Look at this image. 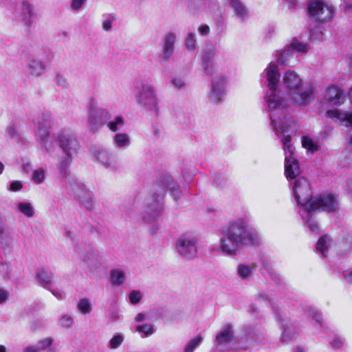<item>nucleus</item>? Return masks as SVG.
<instances>
[{"instance_id": "8", "label": "nucleus", "mask_w": 352, "mask_h": 352, "mask_svg": "<svg viewBox=\"0 0 352 352\" xmlns=\"http://www.w3.org/2000/svg\"><path fill=\"white\" fill-rule=\"evenodd\" d=\"M79 254L82 260L92 272H98L104 267V256L101 252L91 246L80 249Z\"/></svg>"}, {"instance_id": "34", "label": "nucleus", "mask_w": 352, "mask_h": 352, "mask_svg": "<svg viewBox=\"0 0 352 352\" xmlns=\"http://www.w3.org/2000/svg\"><path fill=\"white\" fill-rule=\"evenodd\" d=\"M110 274L113 285H120L124 283L126 276L123 270L119 269L112 270Z\"/></svg>"}, {"instance_id": "45", "label": "nucleus", "mask_w": 352, "mask_h": 352, "mask_svg": "<svg viewBox=\"0 0 352 352\" xmlns=\"http://www.w3.org/2000/svg\"><path fill=\"white\" fill-rule=\"evenodd\" d=\"M45 171L43 168H39L34 171L32 179L36 184H41L45 180Z\"/></svg>"}, {"instance_id": "4", "label": "nucleus", "mask_w": 352, "mask_h": 352, "mask_svg": "<svg viewBox=\"0 0 352 352\" xmlns=\"http://www.w3.org/2000/svg\"><path fill=\"white\" fill-rule=\"evenodd\" d=\"M54 138L63 151V155L58 162L60 170V182L63 187L66 188L75 184L68 168L73 162V153H76L80 144L76 135L69 130H61L54 134Z\"/></svg>"}, {"instance_id": "30", "label": "nucleus", "mask_w": 352, "mask_h": 352, "mask_svg": "<svg viewBox=\"0 0 352 352\" xmlns=\"http://www.w3.org/2000/svg\"><path fill=\"white\" fill-rule=\"evenodd\" d=\"M293 56V51L287 45L283 50L276 52L277 62L281 65H291L290 58Z\"/></svg>"}, {"instance_id": "18", "label": "nucleus", "mask_w": 352, "mask_h": 352, "mask_svg": "<svg viewBox=\"0 0 352 352\" xmlns=\"http://www.w3.org/2000/svg\"><path fill=\"white\" fill-rule=\"evenodd\" d=\"M215 54L216 50L213 47H206L203 50L201 67L204 72L208 76L214 74L217 71L214 64Z\"/></svg>"}, {"instance_id": "53", "label": "nucleus", "mask_w": 352, "mask_h": 352, "mask_svg": "<svg viewBox=\"0 0 352 352\" xmlns=\"http://www.w3.org/2000/svg\"><path fill=\"white\" fill-rule=\"evenodd\" d=\"M54 80L57 85H58L63 88L67 87V82L65 78L61 75H59V74L56 75Z\"/></svg>"}, {"instance_id": "40", "label": "nucleus", "mask_w": 352, "mask_h": 352, "mask_svg": "<svg viewBox=\"0 0 352 352\" xmlns=\"http://www.w3.org/2000/svg\"><path fill=\"white\" fill-rule=\"evenodd\" d=\"M185 46L187 50L194 51L197 47V38L193 32H188L185 39Z\"/></svg>"}, {"instance_id": "3", "label": "nucleus", "mask_w": 352, "mask_h": 352, "mask_svg": "<svg viewBox=\"0 0 352 352\" xmlns=\"http://www.w3.org/2000/svg\"><path fill=\"white\" fill-rule=\"evenodd\" d=\"M292 192L298 205L307 214L309 211H324L333 212L338 210L339 204L337 197L333 194L320 195L312 197L309 182L304 177H300L293 183Z\"/></svg>"}, {"instance_id": "28", "label": "nucleus", "mask_w": 352, "mask_h": 352, "mask_svg": "<svg viewBox=\"0 0 352 352\" xmlns=\"http://www.w3.org/2000/svg\"><path fill=\"white\" fill-rule=\"evenodd\" d=\"M255 268L256 265L253 263H241L237 266L236 273L239 277H240L242 280H249L254 271L255 270Z\"/></svg>"}, {"instance_id": "41", "label": "nucleus", "mask_w": 352, "mask_h": 352, "mask_svg": "<svg viewBox=\"0 0 352 352\" xmlns=\"http://www.w3.org/2000/svg\"><path fill=\"white\" fill-rule=\"evenodd\" d=\"M307 316L311 318L314 322L316 329H320L322 327V318L321 315L316 310H311L308 312Z\"/></svg>"}, {"instance_id": "52", "label": "nucleus", "mask_w": 352, "mask_h": 352, "mask_svg": "<svg viewBox=\"0 0 352 352\" xmlns=\"http://www.w3.org/2000/svg\"><path fill=\"white\" fill-rule=\"evenodd\" d=\"M114 16H110L104 19L102 22V28L105 31H109L112 28V23L115 21Z\"/></svg>"}, {"instance_id": "24", "label": "nucleus", "mask_w": 352, "mask_h": 352, "mask_svg": "<svg viewBox=\"0 0 352 352\" xmlns=\"http://www.w3.org/2000/svg\"><path fill=\"white\" fill-rule=\"evenodd\" d=\"M326 98L333 105L342 104L345 100L344 92L338 87L331 85L327 88Z\"/></svg>"}, {"instance_id": "63", "label": "nucleus", "mask_w": 352, "mask_h": 352, "mask_svg": "<svg viewBox=\"0 0 352 352\" xmlns=\"http://www.w3.org/2000/svg\"><path fill=\"white\" fill-rule=\"evenodd\" d=\"M288 3L289 7H295L297 5V0H283Z\"/></svg>"}, {"instance_id": "51", "label": "nucleus", "mask_w": 352, "mask_h": 352, "mask_svg": "<svg viewBox=\"0 0 352 352\" xmlns=\"http://www.w3.org/2000/svg\"><path fill=\"white\" fill-rule=\"evenodd\" d=\"M7 132L9 136L12 139H19V133L14 125H10L7 129Z\"/></svg>"}, {"instance_id": "20", "label": "nucleus", "mask_w": 352, "mask_h": 352, "mask_svg": "<svg viewBox=\"0 0 352 352\" xmlns=\"http://www.w3.org/2000/svg\"><path fill=\"white\" fill-rule=\"evenodd\" d=\"M93 155L106 168H113L115 162L112 154L106 148L102 146H95L92 149Z\"/></svg>"}, {"instance_id": "6", "label": "nucleus", "mask_w": 352, "mask_h": 352, "mask_svg": "<svg viewBox=\"0 0 352 352\" xmlns=\"http://www.w3.org/2000/svg\"><path fill=\"white\" fill-rule=\"evenodd\" d=\"M54 123V118L50 113H44L36 124V138L40 144L43 146L50 156H53L56 146L50 142V129Z\"/></svg>"}, {"instance_id": "15", "label": "nucleus", "mask_w": 352, "mask_h": 352, "mask_svg": "<svg viewBox=\"0 0 352 352\" xmlns=\"http://www.w3.org/2000/svg\"><path fill=\"white\" fill-rule=\"evenodd\" d=\"M72 186L65 188L67 192L75 196L80 201V205L86 210L92 211L95 208L94 198L92 193L87 189L85 192L80 193V190L74 189Z\"/></svg>"}, {"instance_id": "1", "label": "nucleus", "mask_w": 352, "mask_h": 352, "mask_svg": "<svg viewBox=\"0 0 352 352\" xmlns=\"http://www.w3.org/2000/svg\"><path fill=\"white\" fill-rule=\"evenodd\" d=\"M268 91L265 96L267 110L270 113L274 131L280 138L285 151V174L287 179H294L300 174L297 160L294 158V147L288 134L289 127L285 116L286 101L279 96L276 87L280 81L277 65L271 62L265 70Z\"/></svg>"}, {"instance_id": "61", "label": "nucleus", "mask_w": 352, "mask_h": 352, "mask_svg": "<svg viewBox=\"0 0 352 352\" xmlns=\"http://www.w3.org/2000/svg\"><path fill=\"white\" fill-rule=\"evenodd\" d=\"M52 294L58 300H63L65 298V294L62 292L51 290Z\"/></svg>"}, {"instance_id": "37", "label": "nucleus", "mask_w": 352, "mask_h": 352, "mask_svg": "<svg viewBox=\"0 0 352 352\" xmlns=\"http://www.w3.org/2000/svg\"><path fill=\"white\" fill-rule=\"evenodd\" d=\"M12 240V233L8 230L6 225L0 223V242L2 244H8Z\"/></svg>"}, {"instance_id": "64", "label": "nucleus", "mask_w": 352, "mask_h": 352, "mask_svg": "<svg viewBox=\"0 0 352 352\" xmlns=\"http://www.w3.org/2000/svg\"><path fill=\"white\" fill-rule=\"evenodd\" d=\"M24 352H37L36 349L32 348V347H26L24 349Z\"/></svg>"}, {"instance_id": "29", "label": "nucleus", "mask_w": 352, "mask_h": 352, "mask_svg": "<svg viewBox=\"0 0 352 352\" xmlns=\"http://www.w3.org/2000/svg\"><path fill=\"white\" fill-rule=\"evenodd\" d=\"M112 142L116 148L124 149L130 146L131 139L127 133H120L114 135Z\"/></svg>"}, {"instance_id": "62", "label": "nucleus", "mask_w": 352, "mask_h": 352, "mask_svg": "<svg viewBox=\"0 0 352 352\" xmlns=\"http://www.w3.org/2000/svg\"><path fill=\"white\" fill-rule=\"evenodd\" d=\"M23 168L25 172H30L32 168V164L30 162H24L23 164Z\"/></svg>"}, {"instance_id": "23", "label": "nucleus", "mask_w": 352, "mask_h": 352, "mask_svg": "<svg viewBox=\"0 0 352 352\" xmlns=\"http://www.w3.org/2000/svg\"><path fill=\"white\" fill-rule=\"evenodd\" d=\"M19 15L26 26H31L37 17L33 6L27 1H23L19 8Z\"/></svg>"}, {"instance_id": "12", "label": "nucleus", "mask_w": 352, "mask_h": 352, "mask_svg": "<svg viewBox=\"0 0 352 352\" xmlns=\"http://www.w3.org/2000/svg\"><path fill=\"white\" fill-rule=\"evenodd\" d=\"M261 334L254 327H246L241 339L235 342L236 349L246 350L260 342Z\"/></svg>"}, {"instance_id": "35", "label": "nucleus", "mask_w": 352, "mask_h": 352, "mask_svg": "<svg viewBox=\"0 0 352 352\" xmlns=\"http://www.w3.org/2000/svg\"><path fill=\"white\" fill-rule=\"evenodd\" d=\"M292 51L299 53H306L309 50V45L307 43L298 41L297 38H292L289 44Z\"/></svg>"}, {"instance_id": "27", "label": "nucleus", "mask_w": 352, "mask_h": 352, "mask_svg": "<svg viewBox=\"0 0 352 352\" xmlns=\"http://www.w3.org/2000/svg\"><path fill=\"white\" fill-rule=\"evenodd\" d=\"M53 277L52 272L41 270L36 274V280L44 288L50 289L53 285Z\"/></svg>"}, {"instance_id": "50", "label": "nucleus", "mask_w": 352, "mask_h": 352, "mask_svg": "<svg viewBox=\"0 0 352 352\" xmlns=\"http://www.w3.org/2000/svg\"><path fill=\"white\" fill-rule=\"evenodd\" d=\"M129 300L132 304H136L141 300V294L139 292L133 290L129 294Z\"/></svg>"}, {"instance_id": "43", "label": "nucleus", "mask_w": 352, "mask_h": 352, "mask_svg": "<svg viewBox=\"0 0 352 352\" xmlns=\"http://www.w3.org/2000/svg\"><path fill=\"white\" fill-rule=\"evenodd\" d=\"M302 144V146L309 152L314 153L318 149V144L309 138H303Z\"/></svg>"}, {"instance_id": "44", "label": "nucleus", "mask_w": 352, "mask_h": 352, "mask_svg": "<svg viewBox=\"0 0 352 352\" xmlns=\"http://www.w3.org/2000/svg\"><path fill=\"white\" fill-rule=\"evenodd\" d=\"M53 342L54 339L52 338H46L38 342L36 348L39 351H43L50 347Z\"/></svg>"}, {"instance_id": "60", "label": "nucleus", "mask_w": 352, "mask_h": 352, "mask_svg": "<svg viewBox=\"0 0 352 352\" xmlns=\"http://www.w3.org/2000/svg\"><path fill=\"white\" fill-rule=\"evenodd\" d=\"M146 320V316L143 313H139L135 318L136 322H144Z\"/></svg>"}, {"instance_id": "31", "label": "nucleus", "mask_w": 352, "mask_h": 352, "mask_svg": "<svg viewBox=\"0 0 352 352\" xmlns=\"http://www.w3.org/2000/svg\"><path fill=\"white\" fill-rule=\"evenodd\" d=\"M316 211H309L307 212V214L304 212V210H300V215L302 219L306 222L307 226H308L310 231L313 232L318 233L319 231V226L312 218L311 214L316 212Z\"/></svg>"}, {"instance_id": "11", "label": "nucleus", "mask_w": 352, "mask_h": 352, "mask_svg": "<svg viewBox=\"0 0 352 352\" xmlns=\"http://www.w3.org/2000/svg\"><path fill=\"white\" fill-rule=\"evenodd\" d=\"M111 118L109 110L102 107H98L94 104L91 105L89 112V126L91 131H98Z\"/></svg>"}, {"instance_id": "10", "label": "nucleus", "mask_w": 352, "mask_h": 352, "mask_svg": "<svg viewBox=\"0 0 352 352\" xmlns=\"http://www.w3.org/2000/svg\"><path fill=\"white\" fill-rule=\"evenodd\" d=\"M292 102L300 107H305L311 103L314 99V87L309 83H305L296 90L288 94Z\"/></svg>"}, {"instance_id": "48", "label": "nucleus", "mask_w": 352, "mask_h": 352, "mask_svg": "<svg viewBox=\"0 0 352 352\" xmlns=\"http://www.w3.org/2000/svg\"><path fill=\"white\" fill-rule=\"evenodd\" d=\"M124 338L122 335L114 336L110 340V346L112 349L118 348L123 342Z\"/></svg>"}, {"instance_id": "21", "label": "nucleus", "mask_w": 352, "mask_h": 352, "mask_svg": "<svg viewBox=\"0 0 352 352\" xmlns=\"http://www.w3.org/2000/svg\"><path fill=\"white\" fill-rule=\"evenodd\" d=\"M283 81V85L287 91V94L305 85L300 76L295 72L291 70H288L285 73Z\"/></svg>"}, {"instance_id": "47", "label": "nucleus", "mask_w": 352, "mask_h": 352, "mask_svg": "<svg viewBox=\"0 0 352 352\" xmlns=\"http://www.w3.org/2000/svg\"><path fill=\"white\" fill-rule=\"evenodd\" d=\"M60 324L63 327L70 328L74 324V319L71 316L63 315L60 319Z\"/></svg>"}, {"instance_id": "55", "label": "nucleus", "mask_w": 352, "mask_h": 352, "mask_svg": "<svg viewBox=\"0 0 352 352\" xmlns=\"http://www.w3.org/2000/svg\"><path fill=\"white\" fill-rule=\"evenodd\" d=\"M86 0H72L71 8L74 10H79L82 8Z\"/></svg>"}, {"instance_id": "13", "label": "nucleus", "mask_w": 352, "mask_h": 352, "mask_svg": "<svg viewBox=\"0 0 352 352\" xmlns=\"http://www.w3.org/2000/svg\"><path fill=\"white\" fill-rule=\"evenodd\" d=\"M227 79L223 76H218L212 78L209 92L210 100L218 103L226 94Z\"/></svg>"}, {"instance_id": "42", "label": "nucleus", "mask_w": 352, "mask_h": 352, "mask_svg": "<svg viewBox=\"0 0 352 352\" xmlns=\"http://www.w3.org/2000/svg\"><path fill=\"white\" fill-rule=\"evenodd\" d=\"M78 309L83 314H87L91 311V305L89 300L82 298L77 304Z\"/></svg>"}, {"instance_id": "17", "label": "nucleus", "mask_w": 352, "mask_h": 352, "mask_svg": "<svg viewBox=\"0 0 352 352\" xmlns=\"http://www.w3.org/2000/svg\"><path fill=\"white\" fill-rule=\"evenodd\" d=\"M177 40V34L173 31L166 32L162 38V58L168 60L175 50V43Z\"/></svg>"}, {"instance_id": "57", "label": "nucleus", "mask_w": 352, "mask_h": 352, "mask_svg": "<svg viewBox=\"0 0 352 352\" xmlns=\"http://www.w3.org/2000/svg\"><path fill=\"white\" fill-rule=\"evenodd\" d=\"M198 32L201 36H207L210 33V27L206 24H202L200 26H199Z\"/></svg>"}, {"instance_id": "36", "label": "nucleus", "mask_w": 352, "mask_h": 352, "mask_svg": "<svg viewBox=\"0 0 352 352\" xmlns=\"http://www.w3.org/2000/svg\"><path fill=\"white\" fill-rule=\"evenodd\" d=\"M18 211L23 213L28 217L34 216V210L30 203L28 202H19L16 204Z\"/></svg>"}, {"instance_id": "14", "label": "nucleus", "mask_w": 352, "mask_h": 352, "mask_svg": "<svg viewBox=\"0 0 352 352\" xmlns=\"http://www.w3.org/2000/svg\"><path fill=\"white\" fill-rule=\"evenodd\" d=\"M154 200L149 204L148 210L146 212L148 215L144 216L143 219L147 221H156L158 217L160 215L161 212L163 210V199L165 195V190H162L160 193L157 194L155 192L154 196Z\"/></svg>"}, {"instance_id": "59", "label": "nucleus", "mask_w": 352, "mask_h": 352, "mask_svg": "<svg viewBox=\"0 0 352 352\" xmlns=\"http://www.w3.org/2000/svg\"><path fill=\"white\" fill-rule=\"evenodd\" d=\"M227 181V179L223 175H218L214 178V183L217 186H222Z\"/></svg>"}, {"instance_id": "32", "label": "nucleus", "mask_w": 352, "mask_h": 352, "mask_svg": "<svg viewBox=\"0 0 352 352\" xmlns=\"http://www.w3.org/2000/svg\"><path fill=\"white\" fill-rule=\"evenodd\" d=\"M162 183L171 192L174 199L178 200L179 198V188L173 179L170 177H166Z\"/></svg>"}, {"instance_id": "58", "label": "nucleus", "mask_w": 352, "mask_h": 352, "mask_svg": "<svg viewBox=\"0 0 352 352\" xmlns=\"http://www.w3.org/2000/svg\"><path fill=\"white\" fill-rule=\"evenodd\" d=\"M9 296V293L6 290L0 288V304L6 302Z\"/></svg>"}, {"instance_id": "38", "label": "nucleus", "mask_w": 352, "mask_h": 352, "mask_svg": "<svg viewBox=\"0 0 352 352\" xmlns=\"http://www.w3.org/2000/svg\"><path fill=\"white\" fill-rule=\"evenodd\" d=\"M203 337L198 335L195 338L191 339L185 346L184 352H194V351L202 343Z\"/></svg>"}, {"instance_id": "49", "label": "nucleus", "mask_w": 352, "mask_h": 352, "mask_svg": "<svg viewBox=\"0 0 352 352\" xmlns=\"http://www.w3.org/2000/svg\"><path fill=\"white\" fill-rule=\"evenodd\" d=\"M171 83L175 88L177 89H182L186 87V82L182 78H174L171 80Z\"/></svg>"}, {"instance_id": "25", "label": "nucleus", "mask_w": 352, "mask_h": 352, "mask_svg": "<svg viewBox=\"0 0 352 352\" xmlns=\"http://www.w3.org/2000/svg\"><path fill=\"white\" fill-rule=\"evenodd\" d=\"M332 244V239L329 235L325 234L318 239L316 245V250L317 253L320 254L323 257H327Z\"/></svg>"}, {"instance_id": "22", "label": "nucleus", "mask_w": 352, "mask_h": 352, "mask_svg": "<svg viewBox=\"0 0 352 352\" xmlns=\"http://www.w3.org/2000/svg\"><path fill=\"white\" fill-rule=\"evenodd\" d=\"M280 322V329L282 330L280 340L282 342L289 343L297 337V333L293 329L292 324L284 320L280 316H277Z\"/></svg>"}, {"instance_id": "7", "label": "nucleus", "mask_w": 352, "mask_h": 352, "mask_svg": "<svg viewBox=\"0 0 352 352\" xmlns=\"http://www.w3.org/2000/svg\"><path fill=\"white\" fill-rule=\"evenodd\" d=\"M175 250L179 256L192 260L197 256V239L191 234H185L176 241Z\"/></svg>"}, {"instance_id": "5", "label": "nucleus", "mask_w": 352, "mask_h": 352, "mask_svg": "<svg viewBox=\"0 0 352 352\" xmlns=\"http://www.w3.org/2000/svg\"><path fill=\"white\" fill-rule=\"evenodd\" d=\"M135 100L140 107L149 111L155 116L159 115L160 100L156 89L151 83L142 82L138 85Z\"/></svg>"}, {"instance_id": "2", "label": "nucleus", "mask_w": 352, "mask_h": 352, "mask_svg": "<svg viewBox=\"0 0 352 352\" xmlns=\"http://www.w3.org/2000/svg\"><path fill=\"white\" fill-rule=\"evenodd\" d=\"M261 242L260 234L250 226L248 219L240 218L221 230L219 246L222 253L232 256L245 246L258 245Z\"/></svg>"}, {"instance_id": "19", "label": "nucleus", "mask_w": 352, "mask_h": 352, "mask_svg": "<svg viewBox=\"0 0 352 352\" xmlns=\"http://www.w3.org/2000/svg\"><path fill=\"white\" fill-rule=\"evenodd\" d=\"M28 74L34 77L41 76L45 70L46 65L43 61L34 54H29L26 58Z\"/></svg>"}, {"instance_id": "56", "label": "nucleus", "mask_w": 352, "mask_h": 352, "mask_svg": "<svg viewBox=\"0 0 352 352\" xmlns=\"http://www.w3.org/2000/svg\"><path fill=\"white\" fill-rule=\"evenodd\" d=\"M72 179L74 180L75 184H74L72 186H73V188H74V189L80 190L81 192L80 193H82V192H85V190H87V188L85 187V186L83 184L80 183L76 178H74L73 177H72Z\"/></svg>"}, {"instance_id": "54", "label": "nucleus", "mask_w": 352, "mask_h": 352, "mask_svg": "<svg viewBox=\"0 0 352 352\" xmlns=\"http://www.w3.org/2000/svg\"><path fill=\"white\" fill-rule=\"evenodd\" d=\"M23 188V184L20 181L12 182L9 188H8L10 191H19Z\"/></svg>"}, {"instance_id": "26", "label": "nucleus", "mask_w": 352, "mask_h": 352, "mask_svg": "<svg viewBox=\"0 0 352 352\" xmlns=\"http://www.w3.org/2000/svg\"><path fill=\"white\" fill-rule=\"evenodd\" d=\"M231 7L236 15L243 21L249 18V12L246 6L240 0H230Z\"/></svg>"}, {"instance_id": "33", "label": "nucleus", "mask_w": 352, "mask_h": 352, "mask_svg": "<svg viewBox=\"0 0 352 352\" xmlns=\"http://www.w3.org/2000/svg\"><path fill=\"white\" fill-rule=\"evenodd\" d=\"M125 124L124 119L122 116H116L113 120H108L106 123L108 129L112 132L120 130Z\"/></svg>"}, {"instance_id": "39", "label": "nucleus", "mask_w": 352, "mask_h": 352, "mask_svg": "<svg viewBox=\"0 0 352 352\" xmlns=\"http://www.w3.org/2000/svg\"><path fill=\"white\" fill-rule=\"evenodd\" d=\"M135 331L140 333L142 337H148L154 333L153 325L151 324L137 325Z\"/></svg>"}, {"instance_id": "46", "label": "nucleus", "mask_w": 352, "mask_h": 352, "mask_svg": "<svg viewBox=\"0 0 352 352\" xmlns=\"http://www.w3.org/2000/svg\"><path fill=\"white\" fill-rule=\"evenodd\" d=\"M329 342L333 348L338 349L342 347L344 340L340 336H334L331 338Z\"/></svg>"}, {"instance_id": "9", "label": "nucleus", "mask_w": 352, "mask_h": 352, "mask_svg": "<svg viewBox=\"0 0 352 352\" xmlns=\"http://www.w3.org/2000/svg\"><path fill=\"white\" fill-rule=\"evenodd\" d=\"M309 13L316 21L324 23L331 20L334 14L331 6L320 1H312L308 7Z\"/></svg>"}, {"instance_id": "16", "label": "nucleus", "mask_w": 352, "mask_h": 352, "mask_svg": "<svg viewBox=\"0 0 352 352\" xmlns=\"http://www.w3.org/2000/svg\"><path fill=\"white\" fill-rule=\"evenodd\" d=\"M234 339V326L230 323H226L222 326L217 333L215 342L220 349H226Z\"/></svg>"}]
</instances>
